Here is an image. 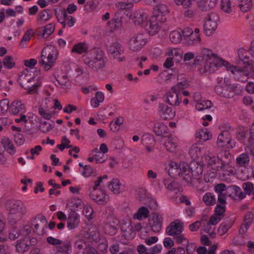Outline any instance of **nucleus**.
<instances>
[{"label": "nucleus", "mask_w": 254, "mask_h": 254, "mask_svg": "<svg viewBox=\"0 0 254 254\" xmlns=\"http://www.w3.org/2000/svg\"><path fill=\"white\" fill-rule=\"evenodd\" d=\"M79 223V216L73 210H71L68 215L67 220V227L72 230L78 227Z\"/></svg>", "instance_id": "obj_20"}, {"label": "nucleus", "mask_w": 254, "mask_h": 254, "mask_svg": "<svg viewBox=\"0 0 254 254\" xmlns=\"http://www.w3.org/2000/svg\"><path fill=\"white\" fill-rule=\"evenodd\" d=\"M220 66L222 65L225 66L227 70L230 71L233 74H236V73L244 72L241 68L233 66L226 61L220 60Z\"/></svg>", "instance_id": "obj_35"}, {"label": "nucleus", "mask_w": 254, "mask_h": 254, "mask_svg": "<svg viewBox=\"0 0 254 254\" xmlns=\"http://www.w3.org/2000/svg\"><path fill=\"white\" fill-rule=\"evenodd\" d=\"M55 26L54 23H50L44 28L42 36L44 38H47L51 35L55 30Z\"/></svg>", "instance_id": "obj_46"}, {"label": "nucleus", "mask_w": 254, "mask_h": 254, "mask_svg": "<svg viewBox=\"0 0 254 254\" xmlns=\"http://www.w3.org/2000/svg\"><path fill=\"white\" fill-rule=\"evenodd\" d=\"M180 93L176 91L171 90L165 95V101L172 106H178L182 102V98L179 96Z\"/></svg>", "instance_id": "obj_15"}, {"label": "nucleus", "mask_w": 254, "mask_h": 254, "mask_svg": "<svg viewBox=\"0 0 254 254\" xmlns=\"http://www.w3.org/2000/svg\"><path fill=\"white\" fill-rule=\"evenodd\" d=\"M25 72H28V70L26 69L24 71L19 77L20 85L23 88L28 90V93L31 94L37 93L38 89L41 85L40 83L38 81L35 82L37 79H35V77L27 75Z\"/></svg>", "instance_id": "obj_4"}, {"label": "nucleus", "mask_w": 254, "mask_h": 254, "mask_svg": "<svg viewBox=\"0 0 254 254\" xmlns=\"http://www.w3.org/2000/svg\"><path fill=\"white\" fill-rule=\"evenodd\" d=\"M91 198L99 204H104L109 201V197L105 192L99 189L97 190H93L90 193Z\"/></svg>", "instance_id": "obj_18"}, {"label": "nucleus", "mask_w": 254, "mask_h": 254, "mask_svg": "<svg viewBox=\"0 0 254 254\" xmlns=\"http://www.w3.org/2000/svg\"><path fill=\"white\" fill-rule=\"evenodd\" d=\"M217 0H200L198 1V6L203 11H208L215 7Z\"/></svg>", "instance_id": "obj_24"}, {"label": "nucleus", "mask_w": 254, "mask_h": 254, "mask_svg": "<svg viewBox=\"0 0 254 254\" xmlns=\"http://www.w3.org/2000/svg\"><path fill=\"white\" fill-rule=\"evenodd\" d=\"M10 109L11 113L13 115L21 114L25 111V105L21 101L15 100L11 103Z\"/></svg>", "instance_id": "obj_25"}, {"label": "nucleus", "mask_w": 254, "mask_h": 254, "mask_svg": "<svg viewBox=\"0 0 254 254\" xmlns=\"http://www.w3.org/2000/svg\"><path fill=\"white\" fill-rule=\"evenodd\" d=\"M149 141L154 142V139H153L152 136H151L149 134H145L143 135L142 138H141V143L143 145L146 146V149L148 152H151L152 150V148L150 146L147 145L148 141Z\"/></svg>", "instance_id": "obj_48"}, {"label": "nucleus", "mask_w": 254, "mask_h": 254, "mask_svg": "<svg viewBox=\"0 0 254 254\" xmlns=\"http://www.w3.org/2000/svg\"><path fill=\"white\" fill-rule=\"evenodd\" d=\"M145 19V14L140 10H136L133 13L132 20L135 25H140Z\"/></svg>", "instance_id": "obj_29"}, {"label": "nucleus", "mask_w": 254, "mask_h": 254, "mask_svg": "<svg viewBox=\"0 0 254 254\" xmlns=\"http://www.w3.org/2000/svg\"><path fill=\"white\" fill-rule=\"evenodd\" d=\"M217 144L219 147L233 148L235 146V142L232 141L229 132L223 130L218 135Z\"/></svg>", "instance_id": "obj_13"}, {"label": "nucleus", "mask_w": 254, "mask_h": 254, "mask_svg": "<svg viewBox=\"0 0 254 254\" xmlns=\"http://www.w3.org/2000/svg\"><path fill=\"white\" fill-rule=\"evenodd\" d=\"M171 41L174 44L179 43L182 39V34L181 31H172L169 35Z\"/></svg>", "instance_id": "obj_37"}, {"label": "nucleus", "mask_w": 254, "mask_h": 254, "mask_svg": "<svg viewBox=\"0 0 254 254\" xmlns=\"http://www.w3.org/2000/svg\"><path fill=\"white\" fill-rule=\"evenodd\" d=\"M57 252L62 254H69L71 250V244L69 241L62 243L56 247Z\"/></svg>", "instance_id": "obj_30"}, {"label": "nucleus", "mask_w": 254, "mask_h": 254, "mask_svg": "<svg viewBox=\"0 0 254 254\" xmlns=\"http://www.w3.org/2000/svg\"><path fill=\"white\" fill-rule=\"evenodd\" d=\"M187 163L181 162L177 164L175 162H172L168 170V174L172 178H177L179 177H182L184 180V176H186Z\"/></svg>", "instance_id": "obj_9"}, {"label": "nucleus", "mask_w": 254, "mask_h": 254, "mask_svg": "<svg viewBox=\"0 0 254 254\" xmlns=\"http://www.w3.org/2000/svg\"><path fill=\"white\" fill-rule=\"evenodd\" d=\"M254 216L253 213L251 211H248L246 213L245 215L244 222L247 224L251 225L253 220H254Z\"/></svg>", "instance_id": "obj_64"}, {"label": "nucleus", "mask_w": 254, "mask_h": 254, "mask_svg": "<svg viewBox=\"0 0 254 254\" xmlns=\"http://www.w3.org/2000/svg\"><path fill=\"white\" fill-rule=\"evenodd\" d=\"M232 222H224L222 223L218 229V233L219 235L222 236L225 234L232 225Z\"/></svg>", "instance_id": "obj_41"}, {"label": "nucleus", "mask_w": 254, "mask_h": 254, "mask_svg": "<svg viewBox=\"0 0 254 254\" xmlns=\"http://www.w3.org/2000/svg\"><path fill=\"white\" fill-rule=\"evenodd\" d=\"M203 202L207 205H212L216 202V199L214 195L210 192L205 193L202 198Z\"/></svg>", "instance_id": "obj_43"}, {"label": "nucleus", "mask_w": 254, "mask_h": 254, "mask_svg": "<svg viewBox=\"0 0 254 254\" xmlns=\"http://www.w3.org/2000/svg\"><path fill=\"white\" fill-rule=\"evenodd\" d=\"M254 185L252 183L248 182L243 183L242 185V188L244 190V193L245 194H248V195H250L252 194V192L254 190Z\"/></svg>", "instance_id": "obj_50"}, {"label": "nucleus", "mask_w": 254, "mask_h": 254, "mask_svg": "<svg viewBox=\"0 0 254 254\" xmlns=\"http://www.w3.org/2000/svg\"><path fill=\"white\" fill-rule=\"evenodd\" d=\"M177 80L178 81L177 84L172 87L171 90L176 91L180 93L182 90L187 87V82L186 79L181 75L178 76Z\"/></svg>", "instance_id": "obj_27"}, {"label": "nucleus", "mask_w": 254, "mask_h": 254, "mask_svg": "<svg viewBox=\"0 0 254 254\" xmlns=\"http://www.w3.org/2000/svg\"><path fill=\"white\" fill-rule=\"evenodd\" d=\"M108 54L109 58L117 60L118 62L126 61V57L124 55V47L118 42H114L107 47Z\"/></svg>", "instance_id": "obj_5"}, {"label": "nucleus", "mask_w": 254, "mask_h": 254, "mask_svg": "<svg viewBox=\"0 0 254 254\" xmlns=\"http://www.w3.org/2000/svg\"><path fill=\"white\" fill-rule=\"evenodd\" d=\"M121 186L120 181L117 179H113L108 185L109 189L115 194H119L121 192Z\"/></svg>", "instance_id": "obj_31"}, {"label": "nucleus", "mask_w": 254, "mask_h": 254, "mask_svg": "<svg viewBox=\"0 0 254 254\" xmlns=\"http://www.w3.org/2000/svg\"><path fill=\"white\" fill-rule=\"evenodd\" d=\"M168 128L167 126L163 123H157L154 126V131L158 136H162L167 132Z\"/></svg>", "instance_id": "obj_32"}, {"label": "nucleus", "mask_w": 254, "mask_h": 254, "mask_svg": "<svg viewBox=\"0 0 254 254\" xmlns=\"http://www.w3.org/2000/svg\"><path fill=\"white\" fill-rule=\"evenodd\" d=\"M202 60L205 62L204 65L199 69L201 74H211L213 73L217 67L220 66V59L208 49H202L200 53L196 56L192 65H199Z\"/></svg>", "instance_id": "obj_1"}, {"label": "nucleus", "mask_w": 254, "mask_h": 254, "mask_svg": "<svg viewBox=\"0 0 254 254\" xmlns=\"http://www.w3.org/2000/svg\"><path fill=\"white\" fill-rule=\"evenodd\" d=\"M149 216V211L148 209L145 206L140 207L133 215V218L136 219L139 221L142 220L143 218H146Z\"/></svg>", "instance_id": "obj_28"}, {"label": "nucleus", "mask_w": 254, "mask_h": 254, "mask_svg": "<svg viewBox=\"0 0 254 254\" xmlns=\"http://www.w3.org/2000/svg\"><path fill=\"white\" fill-rule=\"evenodd\" d=\"M110 25H112L111 27L115 29H118L122 26V20L121 18H117L113 19L112 21L108 23Z\"/></svg>", "instance_id": "obj_56"}, {"label": "nucleus", "mask_w": 254, "mask_h": 254, "mask_svg": "<svg viewBox=\"0 0 254 254\" xmlns=\"http://www.w3.org/2000/svg\"><path fill=\"white\" fill-rule=\"evenodd\" d=\"M104 229L105 232L109 235H113L116 232V227L108 224L105 225Z\"/></svg>", "instance_id": "obj_58"}, {"label": "nucleus", "mask_w": 254, "mask_h": 254, "mask_svg": "<svg viewBox=\"0 0 254 254\" xmlns=\"http://www.w3.org/2000/svg\"><path fill=\"white\" fill-rule=\"evenodd\" d=\"M175 3L178 5H182L184 8H188L191 4L190 0H174Z\"/></svg>", "instance_id": "obj_61"}, {"label": "nucleus", "mask_w": 254, "mask_h": 254, "mask_svg": "<svg viewBox=\"0 0 254 254\" xmlns=\"http://www.w3.org/2000/svg\"><path fill=\"white\" fill-rule=\"evenodd\" d=\"M219 19V16L215 12H211L207 15L204 25V32L207 36L211 35L216 29Z\"/></svg>", "instance_id": "obj_7"}, {"label": "nucleus", "mask_w": 254, "mask_h": 254, "mask_svg": "<svg viewBox=\"0 0 254 254\" xmlns=\"http://www.w3.org/2000/svg\"><path fill=\"white\" fill-rule=\"evenodd\" d=\"M227 192L228 195L230 197H233L236 195L239 198L242 199L246 197V194L242 191L240 187L237 186H231L227 188Z\"/></svg>", "instance_id": "obj_22"}, {"label": "nucleus", "mask_w": 254, "mask_h": 254, "mask_svg": "<svg viewBox=\"0 0 254 254\" xmlns=\"http://www.w3.org/2000/svg\"><path fill=\"white\" fill-rule=\"evenodd\" d=\"M164 21L162 20V16L153 15L146 22L145 28L150 35H154L159 32L162 23Z\"/></svg>", "instance_id": "obj_10"}, {"label": "nucleus", "mask_w": 254, "mask_h": 254, "mask_svg": "<svg viewBox=\"0 0 254 254\" xmlns=\"http://www.w3.org/2000/svg\"><path fill=\"white\" fill-rule=\"evenodd\" d=\"M47 242L49 244L57 246V247L62 244V241L61 240L51 236L47 238Z\"/></svg>", "instance_id": "obj_62"}, {"label": "nucleus", "mask_w": 254, "mask_h": 254, "mask_svg": "<svg viewBox=\"0 0 254 254\" xmlns=\"http://www.w3.org/2000/svg\"><path fill=\"white\" fill-rule=\"evenodd\" d=\"M253 4L252 0H248L245 3L241 1V3L239 5L240 8L243 12L249 11L252 8Z\"/></svg>", "instance_id": "obj_53"}, {"label": "nucleus", "mask_w": 254, "mask_h": 254, "mask_svg": "<svg viewBox=\"0 0 254 254\" xmlns=\"http://www.w3.org/2000/svg\"><path fill=\"white\" fill-rule=\"evenodd\" d=\"M212 106V103L210 100H203L200 102L197 103L195 108L198 111H202L211 108Z\"/></svg>", "instance_id": "obj_44"}, {"label": "nucleus", "mask_w": 254, "mask_h": 254, "mask_svg": "<svg viewBox=\"0 0 254 254\" xmlns=\"http://www.w3.org/2000/svg\"><path fill=\"white\" fill-rule=\"evenodd\" d=\"M38 113L44 119L48 120L51 119L54 114V112L49 113L42 107L38 108Z\"/></svg>", "instance_id": "obj_52"}, {"label": "nucleus", "mask_w": 254, "mask_h": 254, "mask_svg": "<svg viewBox=\"0 0 254 254\" xmlns=\"http://www.w3.org/2000/svg\"><path fill=\"white\" fill-rule=\"evenodd\" d=\"M195 136L196 138H199L200 141H206L209 139L211 135L209 132L199 129L196 132Z\"/></svg>", "instance_id": "obj_39"}, {"label": "nucleus", "mask_w": 254, "mask_h": 254, "mask_svg": "<svg viewBox=\"0 0 254 254\" xmlns=\"http://www.w3.org/2000/svg\"><path fill=\"white\" fill-rule=\"evenodd\" d=\"M88 46L85 43H78L77 44L74 45L72 49L71 52L76 53L78 54H82L88 52Z\"/></svg>", "instance_id": "obj_33"}, {"label": "nucleus", "mask_w": 254, "mask_h": 254, "mask_svg": "<svg viewBox=\"0 0 254 254\" xmlns=\"http://www.w3.org/2000/svg\"><path fill=\"white\" fill-rule=\"evenodd\" d=\"M56 52L55 48L49 46L45 47L42 50L39 63L44 66L46 70H48L53 66L56 60V56H54Z\"/></svg>", "instance_id": "obj_6"}, {"label": "nucleus", "mask_w": 254, "mask_h": 254, "mask_svg": "<svg viewBox=\"0 0 254 254\" xmlns=\"http://www.w3.org/2000/svg\"><path fill=\"white\" fill-rule=\"evenodd\" d=\"M9 108V101L7 99H3L0 101V112L5 113Z\"/></svg>", "instance_id": "obj_55"}, {"label": "nucleus", "mask_w": 254, "mask_h": 254, "mask_svg": "<svg viewBox=\"0 0 254 254\" xmlns=\"http://www.w3.org/2000/svg\"><path fill=\"white\" fill-rule=\"evenodd\" d=\"M116 5L119 10H125L127 8H129L132 6V4L131 3H125L123 2H120L117 3L116 4Z\"/></svg>", "instance_id": "obj_63"}, {"label": "nucleus", "mask_w": 254, "mask_h": 254, "mask_svg": "<svg viewBox=\"0 0 254 254\" xmlns=\"http://www.w3.org/2000/svg\"><path fill=\"white\" fill-rule=\"evenodd\" d=\"M183 230V223L180 220L176 219L167 227L166 233L169 236H175L181 234Z\"/></svg>", "instance_id": "obj_14"}, {"label": "nucleus", "mask_w": 254, "mask_h": 254, "mask_svg": "<svg viewBox=\"0 0 254 254\" xmlns=\"http://www.w3.org/2000/svg\"><path fill=\"white\" fill-rule=\"evenodd\" d=\"M34 118L36 121L39 122L40 125L39 127V130L42 132L46 133L50 131L54 127V123H48L46 121H42L38 116L34 115L32 117Z\"/></svg>", "instance_id": "obj_23"}, {"label": "nucleus", "mask_w": 254, "mask_h": 254, "mask_svg": "<svg viewBox=\"0 0 254 254\" xmlns=\"http://www.w3.org/2000/svg\"><path fill=\"white\" fill-rule=\"evenodd\" d=\"M189 154L193 159L196 160L201 156L200 149L196 144H193L189 150Z\"/></svg>", "instance_id": "obj_40"}, {"label": "nucleus", "mask_w": 254, "mask_h": 254, "mask_svg": "<svg viewBox=\"0 0 254 254\" xmlns=\"http://www.w3.org/2000/svg\"><path fill=\"white\" fill-rule=\"evenodd\" d=\"M63 15L65 18V26L67 25L69 27L73 26L75 22V19L73 16L67 15L66 10H63Z\"/></svg>", "instance_id": "obj_51"}, {"label": "nucleus", "mask_w": 254, "mask_h": 254, "mask_svg": "<svg viewBox=\"0 0 254 254\" xmlns=\"http://www.w3.org/2000/svg\"><path fill=\"white\" fill-rule=\"evenodd\" d=\"M164 145L166 149L170 152H174L177 146L175 139L168 137L165 141Z\"/></svg>", "instance_id": "obj_36"}, {"label": "nucleus", "mask_w": 254, "mask_h": 254, "mask_svg": "<svg viewBox=\"0 0 254 254\" xmlns=\"http://www.w3.org/2000/svg\"><path fill=\"white\" fill-rule=\"evenodd\" d=\"M28 209L25 203L21 200H12L10 203L7 216L8 222L11 225L16 224L27 214Z\"/></svg>", "instance_id": "obj_3"}, {"label": "nucleus", "mask_w": 254, "mask_h": 254, "mask_svg": "<svg viewBox=\"0 0 254 254\" xmlns=\"http://www.w3.org/2000/svg\"><path fill=\"white\" fill-rule=\"evenodd\" d=\"M147 43L146 36L142 33L134 35L129 42V48L132 51L140 50Z\"/></svg>", "instance_id": "obj_12"}, {"label": "nucleus", "mask_w": 254, "mask_h": 254, "mask_svg": "<svg viewBox=\"0 0 254 254\" xmlns=\"http://www.w3.org/2000/svg\"><path fill=\"white\" fill-rule=\"evenodd\" d=\"M168 12L169 10L167 6L164 4L160 3L156 6L153 15L155 16H162V20L165 21L166 19L164 15Z\"/></svg>", "instance_id": "obj_26"}, {"label": "nucleus", "mask_w": 254, "mask_h": 254, "mask_svg": "<svg viewBox=\"0 0 254 254\" xmlns=\"http://www.w3.org/2000/svg\"><path fill=\"white\" fill-rule=\"evenodd\" d=\"M50 17V14H49L48 10L45 9L39 13L38 21L40 24H42L43 22H45L49 20Z\"/></svg>", "instance_id": "obj_49"}, {"label": "nucleus", "mask_w": 254, "mask_h": 254, "mask_svg": "<svg viewBox=\"0 0 254 254\" xmlns=\"http://www.w3.org/2000/svg\"><path fill=\"white\" fill-rule=\"evenodd\" d=\"M250 161V157L248 154L242 153L236 159V163L240 166H244L248 164Z\"/></svg>", "instance_id": "obj_42"}, {"label": "nucleus", "mask_w": 254, "mask_h": 254, "mask_svg": "<svg viewBox=\"0 0 254 254\" xmlns=\"http://www.w3.org/2000/svg\"><path fill=\"white\" fill-rule=\"evenodd\" d=\"M159 111L161 117L164 120L172 119L175 116V112L173 111L172 108L164 103H160L159 105Z\"/></svg>", "instance_id": "obj_19"}, {"label": "nucleus", "mask_w": 254, "mask_h": 254, "mask_svg": "<svg viewBox=\"0 0 254 254\" xmlns=\"http://www.w3.org/2000/svg\"><path fill=\"white\" fill-rule=\"evenodd\" d=\"M238 53L239 59L244 64L248 65H254V40L252 42L251 47L248 51L239 49Z\"/></svg>", "instance_id": "obj_11"}, {"label": "nucleus", "mask_w": 254, "mask_h": 254, "mask_svg": "<svg viewBox=\"0 0 254 254\" xmlns=\"http://www.w3.org/2000/svg\"><path fill=\"white\" fill-rule=\"evenodd\" d=\"M227 188L223 183L217 184L214 187V190L217 194L223 193L224 191L227 192Z\"/></svg>", "instance_id": "obj_59"}, {"label": "nucleus", "mask_w": 254, "mask_h": 254, "mask_svg": "<svg viewBox=\"0 0 254 254\" xmlns=\"http://www.w3.org/2000/svg\"><path fill=\"white\" fill-rule=\"evenodd\" d=\"M82 58L84 64L93 71L98 72L105 67L106 57L100 49L93 48L85 53Z\"/></svg>", "instance_id": "obj_2"}, {"label": "nucleus", "mask_w": 254, "mask_h": 254, "mask_svg": "<svg viewBox=\"0 0 254 254\" xmlns=\"http://www.w3.org/2000/svg\"><path fill=\"white\" fill-rule=\"evenodd\" d=\"M57 80L63 88H69L71 86V82L66 75L59 76Z\"/></svg>", "instance_id": "obj_38"}, {"label": "nucleus", "mask_w": 254, "mask_h": 254, "mask_svg": "<svg viewBox=\"0 0 254 254\" xmlns=\"http://www.w3.org/2000/svg\"><path fill=\"white\" fill-rule=\"evenodd\" d=\"M3 146L4 149L11 155H13L16 152V148L12 142L8 139L5 138L2 140Z\"/></svg>", "instance_id": "obj_34"}, {"label": "nucleus", "mask_w": 254, "mask_h": 254, "mask_svg": "<svg viewBox=\"0 0 254 254\" xmlns=\"http://www.w3.org/2000/svg\"><path fill=\"white\" fill-rule=\"evenodd\" d=\"M191 167H190L187 164L186 176H184V181L188 184H190L192 182L193 179H196L203 172V167L197 164H191Z\"/></svg>", "instance_id": "obj_8"}, {"label": "nucleus", "mask_w": 254, "mask_h": 254, "mask_svg": "<svg viewBox=\"0 0 254 254\" xmlns=\"http://www.w3.org/2000/svg\"><path fill=\"white\" fill-rule=\"evenodd\" d=\"M3 66L8 69H10L15 66V63L13 57L10 56H5L2 61Z\"/></svg>", "instance_id": "obj_45"}, {"label": "nucleus", "mask_w": 254, "mask_h": 254, "mask_svg": "<svg viewBox=\"0 0 254 254\" xmlns=\"http://www.w3.org/2000/svg\"><path fill=\"white\" fill-rule=\"evenodd\" d=\"M221 9L225 13H230L232 11L231 1L230 0H221Z\"/></svg>", "instance_id": "obj_47"}, {"label": "nucleus", "mask_w": 254, "mask_h": 254, "mask_svg": "<svg viewBox=\"0 0 254 254\" xmlns=\"http://www.w3.org/2000/svg\"><path fill=\"white\" fill-rule=\"evenodd\" d=\"M163 217L158 213H153L152 217L149 220V225L151 230L155 232H159L162 226Z\"/></svg>", "instance_id": "obj_16"}, {"label": "nucleus", "mask_w": 254, "mask_h": 254, "mask_svg": "<svg viewBox=\"0 0 254 254\" xmlns=\"http://www.w3.org/2000/svg\"><path fill=\"white\" fill-rule=\"evenodd\" d=\"M35 220H38L41 222L40 225L37 221L34 222L32 225L34 226L33 232L39 235H43L46 233L44 231L45 228H46V224L47 223L46 218L45 216L38 215L35 218Z\"/></svg>", "instance_id": "obj_17"}, {"label": "nucleus", "mask_w": 254, "mask_h": 254, "mask_svg": "<svg viewBox=\"0 0 254 254\" xmlns=\"http://www.w3.org/2000/svg\"><path fill=\"white\" fill-rule=\"evenodd\" d=\"M93 213V208L89 205L85 206L83 210V214L88 219L91 218V216Z\"/></svg>", "instance_id": "obj_57"}, {"label": "nucleus", "mask_w": 254, "mask_h": 254, "mask_svg": "<svg viewBox=\"0 0 254 254\" xmlns=\"http://www.w3.org/2000/svg\"><path fill=\"white\" fill-rule=\"evenodd\" d=\"M66 205L72 209H75L81 206V200L80 199H70L67 202Z\"/></svg>", "instance_id": "obj_54"}, {"label": "nucleus", "mask_w": 254, "mask_h": 254, "mask_svg": "<svg viewBox=\"0 0 254 254\" xmlns=\"http://www.w3.org/2000/svg\"><path fill=\"white\" fill-rule=\"evenodd\" d=\"M31 231V226L26 225L24 226L21 229H20L19 231L20 235L25 236V237L28 236Z\"/></svg>", "instance_id": "obj_60"}, {"label": "nucleus", "mask_w": 254, "mask_h": 254, "mask_svg": "<svg viewBox=\"0 0 254 254\" xmlns=\"http://www.w3.org/2000/svg\"><path fill=\"white\" fill-rule=\"evenodd\" d=\"M16 251L20 254H24L30 249V245L27 240V238H23L18 240L15 245Z\"/></svg>", "instance_id": "obj_21"}]
</instances>
